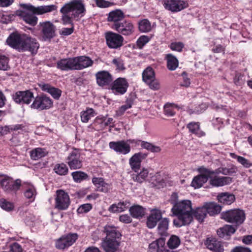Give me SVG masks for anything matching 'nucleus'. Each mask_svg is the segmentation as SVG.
<instances>
[{
    "instance_id": "a18cd8bd",
    "label": "nucleus",
    "mask_w": 252,
    "mask_h": 252,
    "mask_svg": "<svg viewBox=\"0 0 252 252\" xmlns=\"http://www.w3.org/2000/svg\"><path fill=\"white\" fill-rule=\"evenodd\" d=\"M230 155L232 158L237 159L238 162L241 164L244 167L249 168L252 166V163L245 158L237 156L234 153L230 154Z\"/></svg>"
},
{
    "instance_id": "0eeeda50",
    "label": "nucleus",
    "mask_w": 252,
    "mask_h": 252,
    "mask_svg": "<svg viewBox=\"0 0 252 252\" xmlns=\"http://www.w3.org/2000/svg\"><path fill=\"white\" fill-rule=\"evenodd\" d=\"M52 100L46 95L41 94L36 96L30 107L38 110L49 109L53 106Z\"/></svg>"
},
{
    "instance_id": "09e8293b",
    "label": "nucleus",
    "mask_w": 252,
    "mask_h": 252,
    "mask_svg": "<svg viewBox=\"0 0 252 252\" xmlns=\"http://www.w3.org/2000/svg\"><path fill=\"white\" fill-rule=\"evenodd\" d=\"M55 173L60 175H65L67 174L68 171V169L66 164L62 163L60 164H57L54 168Z\"/></svg>"
},
{
    "instance_id": "680f3d73",
    "label": "nucleus",
    "mask_w": 252,
    "mask_h": 252,
    "mask_svg": "<svg viewBox=\"0 0 252 252\" xmlns=\"http://www.w3.org/2000/svg\"><path fill=\"white\" fill-rule=\"evenodd\" d=\"M9 68L8 58L4 56H0V70H7Z\"/></svg>"
},
{
    "instance_id": "b1692460",
    "label": "nucleus",
    "mask_w": 252,
    "mask_h": 252,
    "mask_svg": "<svg viewBox=\"0 0 252 252\" xmlns=\"http://www.w3.org/2000/svg\"><path fill=\"white\" fill-rule=\"evenodd\" d=\"M96 82L100 86L109 84L112 81L111 74L107 71H100L95 74Z\"/></svg>"
},
{
    "instance_id": "69168bd1",
    "label": "nucleus",
    "mask_w": 252,
    "mask_h": 252,
    "mask_svg": "<svg viewBox=\"0 0 252 252\" xmlns=\"http://www.w3.org/2000/svg\"><path fill=\"white\" fill-rule=\"evenodd\" d=\"M147 84H148L149 87L152 90H158L160 88V84L158 81L155 79V78L151 80V82H147Z\"/></svg>"
},
{
    "instance_id": "20e7f679",
    "label": "nucleus",
    "mask_w": 252,
    "mask_h": 252,
    "mask_svg": "<svg viewBox=\"0 0 252 252\" xmlns=\"http://www.w3.org/2000/svg\"><path fill=\"white\" fill-rule=\"evenodd\" d=\"M172 216H180L187 220H192V203L189 200H183L173 206Z\"/></svg>"
},
{
    "instance_id": "9b49d317",
    "label": "nucleus",
    "mask_w": 252,
    "mask_h": 252,
    "mask_svg": "<svg viewBox=\"0 0 252 252\" xmlns=\"http://www.w3.org/2000/svg\"><path fill=\"white\" fill-rule=\"evenodd\" d=\"M66 162L71 169H80L82 166V158L76 150L72 151L66 158Z\"/></svg>"
},
{
    "instance_id": "8fccbe9b",
    "label": "nucleus",
    "mask_w": 252,
    "mask_h": 252,
    "mask_svg": "<svg viewBox=\"0 0 252 252\" xmlns=\"http://www.w3.org/2000/svg\"><path fill=\"white\" fill-rule=\"evenodd\" d=\"M176 216L178 218L177 219H174L173 220V224L176 227H179L183 225H188L192 221L191 220H187L181 216Z\"/></svg>"
},
{
    "instance_id": "f8f14e48",
    "label": "nucleus",
    "mask_w": 252,
    "mask_h": 252,
    "mask_svg": "<svg viewBox=\"0 0 252 252\" xmlns=\"http://www.w3.org/2000/svg\"><path fill=\"white\" fill-rule=\"evenodd\" d=\"M106 43L111 48H118L123 45V37L120 34L113 32H108L105 34Z\"/></svg>"
},
{
    "instance_id": "4c0bfd02",
    "label": "nucleus",
    "mask_w": 252,
    "mask_h": 252,
    "mask_svg": "<svg viewBox=\"0 0 252 252\" xmlns=\"http://www.w3.org/2000/svg\"><path fill=\"white\" fill-rule=\"evenodd\" d=\"M48 152L45 149L37 148L33 149L30 152L31 158L33 160H38L44 157Z\"/></svg>"
},
{
    "instance_id": "bb28decb",
    "label": "nucleus",
    "mask_w": 252,
    "mask_h": 252,
    "mask_svg": "<svg viewBox=\"0 0 252 252\" xmlns=\"http://www.w3.org/2000/svg\"><path fill=\"white\" fill-rule=\"evenodd\" d=\"M92 182L96 188L97 191L106 193L110 189V185L105 182L102 178H93Z\"/></svg>"
},
{
    "instance_id": "7ed1b4c3",
    "label": "nucleus",
    "mask_w": 252,
    "mask_h": 252,
    "mask_svg": "<svg viewBox=\"0 0 252 252\" xmlns=\"http://www.w3.org/2000/svg\"><path fill=\"white\" fill-rule=\"evenodd\" d=\"M28 11H22L20 16L26 23L34 26L37 23L38 18L35 15L50 12L57 9L55 5H42L35 7L31 4H24V7Z\"/></svg>"
},
{
    "instance_id": "ddd939ff",
    "label": "nucleus",
    "mask_w": 252,
    "mask_h": 252,
    "mask_svg": "<svg viewBox=\"0 0 252 252\" xmlns=\"http://www.w3.org/2000/svg\"><path fill=\"white\" fill-rule=\"evenodd\" d=\"M34 98L33 94L29 90L18 91L12 95V98L17 103L29 104Z\"/></svg>"
},
{
    "instance_id": "4be33fe9",
    "label": "nucleus",
    "mask_w": 252,
    "mask_h": 252,
    "mask_svg": "<svg viewBox=\"0 0 252 252\" xmlns=\"http://www.w3.org/2000/svg\"><path fill=\"white\" fill-rule=\"evenodd\" d=\"M76 70H80L91 66L94 62L89 57L80 56L74 57Z\"/></svg>"
},
{
    "instance_id": "cd10ccee",
    "label": "nucleus",
    "mask_w": 252,
    "mask_h": 252,
    "mask_svg": "<svg viewBox=\"0 0 252 252\" xmlns=\"http://www.w3.org/2000/svg\"><path fill=\"white\" fill-rule=\"evenodd\" d=\"M124 18V13L120 10L112 11L109 13L107 20L109 22H113V24H119Z\"/></svg>"
},
{
    "instance_id": "423d86ee",
    "label": "nucleus",
    "mask_w": 252,
    "mask_h": 252,
    "mask_svg": "<svg viewBox=\"0 0 252 252\" xmlns=\"http://www.w3.org/2000/svg\"><path fill=\"white\" fill-rule=\"evenodd\" d=\"M55 200V208L59 210H66L70 204L69 195L62 189L56 191Z\"/></svg>"
},
{
    "instance_id": "412c9836",
    "label": "nucleus",
    "mask_w": 252,
    "mask_h": 252,
    "mask_svg": "<svg viewBox=\"0 0 252 252\" xmlns=\"http://www.w3.org/2000/svg\"><path fill=\"white\" fill-rule=\"evenodd\" d=\"M128 86V83L125 78H119L114 82L112 90L115 94H123L126 92Z\"/></svg>"
},
{
    "instance_id": "c9c22d12",
    "label": "nucleus",
    "mask_w": 252,
    "mask_h": 252,
    "mask_svg": "<svg viewBox=\"0 0 252 252\" xmlns=\"http://www.w3.org/2000/svg\"><path fill=\"white\" fill-rule=\"evenodd\" d=\"M192 214L199 222H202L207 214L205 204L192 211Z\"/></svg>"
},
{
    "instance_id": "473e14b6",
    "label": "nucleus",
    "mask_w": 252,
    "mask_h": 252,
    "mask_svg": "<svg viewBox=\"0 0 252 252\" xmlns=\"http://www.w3.org/2000/svg\"><path fill=\"white\" fill-rule=\"evenodd\" d=\"M104 231L106 234V238L114 239L119 238L121 234L117 229L111 225H106L104 227Z\"/></svg>"
},
{
    "instance_id": "4d7b16f0",
    "label": "nucleus",
    "mask_w": 252,
    "mask_h": 252,
    "mask_svg": "<svg viewBox=\"0 0 252 252\" xmlns=\"http://www.w3.org/2000/svg\"><path fill=\"white\" fill-rule=\"evenodd\" d=\"M132 104V103L131 101H128L127 102L126 104L121 106L119 109L116 111V116L119 117L123 115L127 109L131 107Z\"/></svg>"
},
{
    "instance_id": "6e6d98bb",
    "label": "nucleus",
    "mask_w": 252,
    "mask_h": 252,
    "mask_svg": "<svg viewBox=\"0 0 252 252\" xmlns=\"http://www.w3.org/2000/svg\"><path fill=\"white\" fill-rule=\"evenodd\" d=\"M24 194L26 198L31 199L32 200H34L36 195V191L34 188L32 186H30L26 190Z\"/></svg>"
},
{
    "instance_id": "3c124183",
    "label": "nucleus",
    "mask_w": 252,
    "mask_h": 252,
    "mask_svg": "<svg viewBox=\"0 0 252 252\" xmlns=\"http://www.w3.org/2000/svg\"><path fill=\"white\" fill-rule=\"evenodd\" d=\"M71 175L74 181L77 183L80 182L88 178V175L87 174L80 171L73 172L72 173Z\"/></svg>"
},
{
    "instance_id": "6e6552de",
    "label": "nucleus",
    "mask_w": 252,
    "mask_h": 252,
    "mask_svg": "<svg viewBox=\"0 0 252 252\" xmlns=\"http://www.w3.org/2000/svg\"><path fill=\"white\" fill-rule=\"evenodd\" d=\"M162 4L166 10L172 12H178L189 6L185 0H162Z\"/></svg>"
},
{
    "instance_id": "ea45409f",
    "label": "nucleus",
    "mask_w": 252,
    "mask_h": 252,
    "mask_svg": "<svg viewBox=\"0 0 252 252\" xmlns=\"http://www.w3.org/2000/svg\"><path fill=\"white\" fill-rule=\"evenodd\" d=\"M129 212L132 217L139 218L142 217L145 214V209L139 205H134L129 209Z\"/></svg>"
},
{
    "instance_id": "5fc2aeb1",
    "label": "nucleus",
    "mask_w": 252,
    "mask_h": 252,
    "mask_svg": "<svg viewBox=\"0 0 252 252\" xmlns=\"http://www.w3.org/2000/svg\"><path fill=\"white\" fill-rule=\"evenodd\" d=\"M0 206L1 208L6 211H10L14 208L13 204L12 203L8 202L4 199H0Z\"/></svg>"
},
{
    "instance_id": "603ef678",
    "label": "nucleus",
    "mask_w": 252,
    "mask_h": 252,
    "mask_svg": "<svg viewBox=\"0 0 252 252\" xmlns=\"http://www.w3.org/2000/svg\"><path fill=\"white\" fill-rule=\"evenodd\" d=\"M12 180V178L7 176H3L0 180V186L4 191L6 192Z\"/></svg>"
},
{
    "instance_id": "338daca9",
    "label": "nucleus",
    "mask_w": 252,
    "mask_h": 252,
    "mask_svg": "<svg viewBox=\"0 0 252 252\" xmlns=\"http://www.w3.org/2000/svg\"><path fill=\"white\" fill-rule=\"evenodd\" d=\"M231 252H251V251L247 247L236 246L231 250Z\"/></svg>"
},
{
    "instance_id": "a878e982",
    "label": "nucleus",
    "mask_w": 252,
    "mask_h": 252,
    "mask_svg": "<svg viewBox=\"0 0 252 252\" xmlns=\"http://www.w3.org/2000/svg\"><path fill=\"white\" fill-rule=\"evenodd\" d=\"M119 243L114 239L106 238L101 243V246L105 252H115Z\"/></svg>"
},
{
    "instance_id": "052dcab7",
    "label": "nucleus",
    "mask_w": 252,
    "mask_h": 252,
    "mask_svg": "<svg viewBox=\"0 0 252 252\" xmlns=\"http://www.w3.org/2000/svg\"><path fill=\"white\" fill-rule=\"evenodd\" d=\"M112 63L115 65L116 70L119 71L124 70L126 68L123 61L119 58L114 59Z\"/></svg>"
},
{
    "instance_id": "dca6fc26",
    "label": "nucleus",
    "mask_w": 252,
    "mask_h": 252,
    "mask_svg": "<svg viewBox=\"0 0 252 252\" xmlns=\"http://www.w3.org/2000/svg\"><path fill=\"white\" fill-rule=\"evenodd\" d=\"M57 68L62 71L76 70L74 57L61 59L56 63Z\"/></svg>"
},
{
    "instance_id": "5701e85b",
    "label": "nucleus",
    "mask_w": 252,
    "mask_h": 252,
    "mask_svg": "<svg viewBox=\"0 0 252 252\" xmlns=\"http://www.w3.org/2000/svg\"><path fill=\"white\" fill-rule=\"evenodd\" d=\"M148 252H169L166 249L165 239L160 238L149 245Z\"/></svg>"
},
{
    "instance_id": "49530a36",
    "label": "nucleus",
    "mask_w": 252,
    "mask_h": 252,
    "mask_svg": "<svg viewBox=\"0 0 252 252\" xmlns=\"http://www.w3.org/2000/svg\"><path fill=\"white\" fill-rule=\"evenodd\" d=\"M177 109V107L174 104L167 103L164 107V113L168 117L173 116L176 112L175 109Z\"/></svg>"
},
{
    "instance_id": "f3484780",
    "label": "nucleus",
    "mask_w": 252,
    "mask_h": 252,
    "mask_svg": "<svg viewBox=\"0 0 252 252\" xmlns=\"http://www.w3.org/2000/svg\"><path fill=\"white\" fill-rule=\"evenodd\" d=\"M147 154L141 152L134 154L129 159V164L131 169L137 172L140 168L142 160L145 159Z\"/></svg>"
},
{
    "instance_id": "c85d7f7f",
    "label": "nucleus",
    "mask_w": 252,
    "mask_h": 252,
    "mask_svg": "<svg viewBox=\"0 0 252 252\" xmlns=\"http://www.w3.org/2000/svg\"><path fill=\"white\" fill-rule=\"evenodd\" d=\"M40 86L42 91L49 93L54 98L59 99L60 97L62 94L61 90L53 87L47 84H41Z\"/></svg>"
},
{
    "instance_id": "58836bf2",
    "label": "nucleus",
    "mask_w": 252,
    "mask_h": 252,
    "mask_svg": "<svg viewBox=\"0 0 252 252\" xmlns=\"http://www.w3.org/2000/svg\"><path fill=\"white\" fill-rule=\"evenodd\" d=\"M167 66L170 70H174L178 66L179 62L177 59L171 54L166 55Z\"/></svg>"
},
{
    "instance_id": "e2e57ef3",
    "label": "nucleus",
    "mask_w": 252,
    "mask_h": 252,
    "mask_svg": "<svg viewBox=\"0 0 252 252\" xmlns=\"http://www.w3.org/2000/svg\"><path fill=\"white\" fill-rule=\"evenodd\" d=\"M189 131L194 134H197L199 130V125L198 123L191 122L187 126Z\"/></svg>"
},
{
    "instance_id": "a211bd4d",
    "label": "nucleus",
    "mask_w": 252,
    "mask_h": 252,
    "mask_svg": "<svg viewBox=\"0 0 252 252\" xmlns=\"http://www.w3.org/2000/svg\"><path fill=\"white\" fill-rule=\"evenodd\" d=\"M218 174H211L209 176V183L213 187H222L228 185L232 182V178L229 177H219L216 176Z\"/></svg>"
},
{
    "instance_id": "393cba45",
    "label": "nucleus",
    "mask_w": 252,
    "mask_h": 252,
    "mask_svg": "<svg viewBox=\"0 0 252 252\" xmlns=\"http://www.w3.org/2000/svg\"><path fill=\"white\" fill-rule=\"evenodd\" d=\"M205 245L207 248L213 252H223L224 248L221 242L216 238H208L206 239Z\"/></svg>"
},
{
    "instance_id": "e433bc0d",
    "label": "nucleus",
    "mask_w": 252,
    "mask_h": 252,
    "mask_svg": "<svg viewBox=\"0 0 252 252\" xmlns=\"http://www.w3.org/2000/svg\"><path fill=\"white\" fill-rule=\"evenodd\" d=\"M149 173L148 169L143 168L139 173L132 175V179L135 182L142 183L146 180Z\"/></svg>"
},
{
    "instance_id": "1a4fd4ad",
    "label": "nucleus",
    "mask_w": 252,
    "mask_h": 252,
    "mask_svg": "<svg viewBox=\"0 0 252 252\" xmlns=\"http://www.w3.org/2000/svg\"><path fill=\"white\" fill-rule=\"evenodd\" d=\"M78 237L77 233L64 235L56 241V248L59 250H64L72 245Z\"/></svg>"
},
{
    "instance_id": "774afa93",
    "label": "nucleus",
    "mask_w": 252,
    "mask_h": 252,
    "mask_svg": "<svg viewBox=\"0 0 252 252\" xmlns=\"http://www.w3.org/2000/svg\"><path fill=\"white\" fill-rule=\"evenodd\" d=\"M10 251L11 252H22V249L18 243H14L10 246Z\"/></svg>"
},
{
    "instance_id": "de8ad7c7",
    "label": "nucleus",
    "mask_w": 252,
    "mask_h": 252,
    "mask_svg": "<svg viewBox=\"0 0 252 252\" xmlns=\"http://www.w3.org/2000/svg\"><path fill=\"white\" fill-rule=\"evenodd\" d=\"M180 239L176 235H172L167 242V245L171 249L177 248L180 244Z\"/></svg>"
},
{
    "instance_id": "c756f323",
    "label": "nucleus",
    "mask_w": 252,
    "mask_h": 252,
    "mask_svg": "<svg viewBox=\"0 0 252 252\" xmlns=\"http://www.w3.org/2000/svg\"><path fill=\"white\" fill-rule=\"evenodd\" d=\"M237 229V227L231 225H225L222 227L220 228L217 230V234L220 238H224L225 236H230L234 234Z\"/></svg>"
},
{
    "instance_id": "aec40b11",
    "label": "nucleus",
    "mask_w": 252,
    "mask_h": 252,
    "mask_svg": "<svg viewBox=\"0 0 252 252\" xmlns=\"http://www.w3.org/2000/svg\"><path fill=\"white\" fill-rule=\"evenodd\" d=\"M162 212L161 210L154 208L151 210V213L147 218V225L149 228H153L156 226L158 221L162 219Z\"/></svg>"
},
{
    "instance_id": "2f4dec72",
    "label": "nucleus",
    "mask_w": 252,
    "mask_h": 252,
    "mask_svg": "<svg viewBox=\"0 0 252 252\" xmlns=\"http://www.w3.org/2000/svg\"><path fill=\"white\" fill-rule=\"evenodd\" d=\"M217 197L220 202L226 205L231 204L235 199L233 194L227 192L221 193L218 195Z\"/></svg>"
},
{
    "instance_id": "c03bdc74",
    "label": "nucleus",
    "mask_w": 252,
    "mask_h": 252,
    "mask_svg": "<svg viewBox=\"0 0 252 252\" xmlns=\"http://www.w3.org/2000/svg\"><path fill=\"white\" fill-rule=\"evenodd\" d=\"M21 186V181L20 179H17L14 181L12 180L6 192L15 193L20 189Z\"/></svg>"
},
{
    "instance_id": "6ab92c4d",
    "label": "nucleus",
    "mask_w": 252,
    "mask_h": 252,
    "mask_svg": "<svg viewBox=\"0 0 252 252\" xmlns=\"http://www.w3.org/2000/svg\"><path fill=\"white\" fill-rule=\"evenodd\" d=\"M110 148L116 152L126 155L129 153L130 147L129 144L125 141L118 142H110L109 143Z\"/></svg>"
},
{
    "instance_id": "37998d69",
    "label": "nucleus",
    "mask_w": 252,
    "mask_h": 252,
    "mask_svg": "<svg viewBox=\"0 0 252 252\" xmlns=\"http://www.w3.org/2000/svg\"><path fill=\"white\" fill-rule=\"evenodd\" d=\"M139 30L142 32H147L152 29L150 22L147 19H143L138 23Z\"/></svg>"
},
{
    "instance_id": "39448f33",
    "label": "nucleus",
    "mask_w": 252,
    "mask_h": 252,
    "mask_svg": "<svg viewBox=\"0 0 252 252\" xmlns=\"http://www.w3.org/2000/svg\"><path fill=\"white\" fill-rule=\"evenodd\" d=\"M221 219L238 226L242 224L246 219L245 213L242 210L231 209L220 214Z\"/></svg>"
},
{
    "instance_id": "f257e3e1",
    "label": "nucleus",
    "mask_w": 252,
    "mask_h": 252,
    "mask_svg": "<svg viewBox=\"0 0 252 252\" xmlns=\"http://www.w3.org/2000/svg\"><path fill=\"white\" fill-rule=\"evenodd\" d=\"M7 44L19 52L30 51L36 53L39 45L36 39L17 32L11 33L6 39Z\"/></svg>"
},
{
    "instance_id": "9d476101",
    "label": "nucleus",
    "mask_w": 252,
    "mask_h": 252,
    "mask_svg": "<svg viewBox=\"0 0 252 252\" xmlns=\"http://www.w3.org/2000/svg\"><path fill=\"white\" fill-rule=\"evenodd\" d=\"M199 171L201 174L195 177L191 182V186L195 189L200 188L203 184L206 183L209 176L213 173L212 170L204 167H200Z\"/></svg>"
},
{
    "instance_id": "864d4df0",
    "label": "nucleus",
    "mask_w": 252,
    "mask_h": 252,
    "mask_svg": "<svg viewBox=\"0 0 252 252\" xmlns=\"http://www.w3.org/2000/svg\"><path fill=\"white\" fill-rule=\"evenodd\" d=\"M15 17V16L13 14L1 13L0 14V22L4 24H7L14 20Z\"/></svg>"
},
{
    "instance_id": "a19ab883",
    "label": "nucleus",
    "mask_w": 252,
    "mask_h": 252,
    "mask_svg": "<svg viewBox=\"0 0 252 252\" xmlns=\"http://www.w3.org/2000/svg\"><path fill=\"white\" fill-rule=\"evenodd\" d=\"M155 77V72L153 69L151 67L146 68L142 73V79L145 82H151Z\"/></svg>"
},
{
    "instance_id": "bf43d9fd",
    "label": "nucleus",
    "mask_w": 252,
    "mask_h": 252,
    "mask_svg": "<svg viewBox=\"0 0 252 252\" xmlns=\"http://www.w3.org/2000/svg\"><path fill=\"white\" fill-rule=\"evenodd\" d=\"M149 38L146 35L141 36L136 41L137 47L139 49H142L143 47L149 42Z\"/></svg>"
},
{
    "instance_id": "4468645a",
    "label": "nucleus",
    "mask_w": 252,
    "mask_h": 252,
    "mask_svg": "<svg viewBox=\"0 0 252 252\" xmlns=\"http://www.w3.org/2000/svg\"><path fill=\"white\" fill-rule=\"evenodd\" d=\"M44 40H50L55 36L56 27L50 22L39 23Z\"/></svg>"
},
{
    "instance_id": "0e129e2a",
    "label": "nucleus",
    "mask_w": 252,
    "mask_h": 252,
    "mask_svg": "<svg viewBox=\"0 0 252 252\" xmlns=\"http://www.w3.org/2000/svg\"><path fill=\"white\" fill-rule=\"evenodd\" d=\"M184 47V44L180 42H173L170 45V47L172 50L177 52H181Z\"/></svg>"
},
{
    "instance_id": "2eb2a0df",
    "label": "nucleus",
    "mask_w": 252,
    "mask_h": 252,
    "mask_svg": "<svg viewBox=\"0 0 252 252\" xmlns=\"http://www.w3.org/2000/svg\"><path fill=\"white\" fill-rule=\"evenodd\" d=\"M112 27L124 35H130L134 32V26L129 21L123 20L119 24H113Z\"/></svg>"
},
{
    "instance_id": "f03ea898",
    "label": "nucleus",
    "mask_w": 252,
    "mask_h": 252,
    "mask_svg": "<svg viewBox=\"0 0 252 252\" xmlns=\"http://www.w3.org/2000/svg\"><path fill=\"white\" fill-rule=\"evenodd\" d=\"M62 21L63 25H73V19L79 20L86 13L85 4L82 0H73L65 3L61 8Z\"/></svg>"
},
{
    "instance_id": "72a5a7b5",
    "label": "nucleus",
    "mask_w": 252,
    "mask_h": 252,
    "mask_svg": "<svg viewBox=\"0 0 252 252\" xmlns=\"http://www.w3.org/2000/svg\"><path fill=\"white\" fill-rule=\"evenodd\" d=\"M207 213L210 216H215L220 213L221 207L219 205L213 202L205 203Z\"/></svg>"
},
{
    "instance_id": "79ce46f5",
    "label": "nucleus",
    "mask_w": 252,
    "mask_h": 252,
    "mask_svg": "<svg viewBox=\"0 0 252 252\" xmlns=\"http://www.w3.org/2000/svg\"><path fill=\"white\" fill-rule=\"evenodd\" d=\"M96 114L93 108H88L86 110L81 113V120L84 123H87L92 118L94 117Z\"/></svg>"
},
{
    "instance_id": "f704fd0d",
    "label": "nucleus",
    "mask_w": 252,
    "mask_h": 252,
    "mask_svg": "<svg viewBox=\"0 0 252 252\" xmlns=\"http://www.w3.org/2000/svg\"><path fill=\"white\" fill-rule=\"evenodd\" d=\"M129 203L128 202H120L118 204L112 205L109 209V211L113 213H120L124 211L129 207Z\"/></svg>"
},
{
    "instance_id": "7c9ffc66",
    "label": "nucleus",
    "mask_w": 252,
    "mask_h": 252,
    "mask_svg": "<svg viewBox=\"0 0 252 252\" xmlns=\"http://www.w3.org/2000/svg\"><path fill=\"white\" fill-rule=\"evenodd\" d=\"M169 223V220L166 218H163L160 220L158 226V232L161 236L167 235Z\"/></svg>"
},
{
    "instance_id": "13d9d810",
    "label": "nucleus",
    "mask_w": 252,
    "mask_h": 252,
    "mask_svg": "<svg viewBox=\"0 0 252 252\" xmlns=\"http://www.w3.org/2000/svg\"><path fill=\"white\" fill-rule=\"evenodd\" d=\"M92 208V204L86 203L81 205L77 210L78 214L86 213L90 211Z\"/></svg>"
}]
</instances>
